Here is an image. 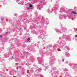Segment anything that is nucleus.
Segmentation results:
<instances>
[{"instance_id":"f257e3e1","label":"nucleus","mask_w":77,"mask_h":77,"mask_svg":"<svg viewBox=\"0 0 77 77\" xmlns=\"http://www.w3.org/2000/svg\"><path fill=\"white\" fill-rule=\"evenodd\" d=\"M77 12H75L74 11H72L71 13V14H76V13Z\"/></svg>"},{"instance_id":"f03ea898","label":"nucleus","mask_w":77,"mask_h":77,"mask_svg":"<svg viewBox=\"0 0 77 77\" xmlns=\"http://www.w3.org/2000/svg\"><path fill=\"white\" fill-rule=\"evenodd\" d=\"M32 4H30L29 5L30 8H32Z\"/></svg>"},{"instance_id":"7ed1b4c3","label":"nucleus","mask_w":77,"mask_h":77,"mask_svg":"<svg viewBox=\"0 0 77 77\" xmlns=\"http://www.w3.org/2000/svg\"><path fill=\"white\" fill-rule=\"evenodd\" d=\"M29 40H30V38H28L27 39V41H29Z\"/></svg>"},{"instance_id":"20e7f679","label":"nucleus","mask_w":77,"mask_h":77,"mask_svg":"<svg viewBox=\"0 0 77 77\" xmlns=\"http://www.w3.org/2000/svg\"><path fill=\"white\" fill-rule=\"evenodd\" d=\"M2 35H0V37L2 38Z\"/></svg>"},{"instance_id":"39448f33","label":"nucleus","mask_w":77,"mask_h":77,"mask_svg":"<svg viewBox=\"0 0 77 77\" xmlns=\"http://www.w3.org/2000/svg\"><path fill=\"white\" fill-rule=\"evenodd\" d=\"M75 38H77V35H76L75 36Z\"/></svg>"},{"instance_id":"423d86ee","label":"nucleus","mask_w":77,"mask_h":77,"mask_svg":"<svg viewBox=\"0 0 77 77\" xmlns=\"http://www.w3.org/2000/svg\"><path fill=\"white\" fill-rule=\"evenodd\" d=\"M62 61H63V62L64 61V59H63L62 60Z\"/></svg>"},{"instance_id":"0eeeda50","label":"nucleus","mask_w":77,"mask_h":77,"mask_svg":"<svg viewBox=\"0 0 77 77\" xmlns=\"http://www.w3.org/2000/svg\"><path fill=\"white\" fill-rule=\"evenodd\" d=\"M29 8H27V9H29Z\"/></svg>"},{"instance_id":"6e6552de","label":"nucleus","mask_w":77,"mask_h":77,"mask_svg":"<svg viewBox=\"0 0 77 77\" xmlns=\"http://www.w3.org/2000/svg\"><path fill=\"white\" fill-rule=\"evenodd\" d=\"M12 58L14 57V56H12Z\"/></svg>"}]
</instances>
